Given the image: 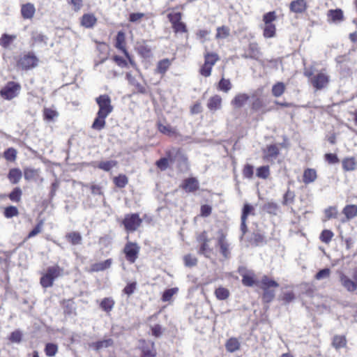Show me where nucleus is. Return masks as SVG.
<instances>
[{
  "label": "nucleus",
  "instance_id": "1a4fd4ad",
  "mask_svg": "<svg viewBox=\"0 0 357 357\" xmlns=\"http://www.w3.org/2000/svg\"><path fill=\"white\" fill-rule=\"evenodd\" d=\"M142 223V219L138 213L126 214L122 220V225L128 233L134 232L138 229Z\"/></svg>",
  "mask_w": 357,
  "mask_h": 357
},
{
  "label": "nucleus",
  "instance_id": "20e7f679",
  "mask_svg": "<svg viewBox=\"0 0 357 357\" xmlns=\"http://www.w3.org/2000/svg\"><path fill=\"white\" fill-rule=\"evenodd\" d=\"M39 59L32 51L26 52L16 59V67L19 70L27 71L38 66Z\"/></svg>",
  "mask_w": 357,
  "mask_h": 357
},
{
  "label": "nucleus",
  "instance_id": "37998d69",
  "mask_svg": "<svg viewBox=\"0 0 357 357\" xmlns=\"http://www.w3.org/2000/svg\"><path fill=\"white\" fill-rule=\"evenodd\" d=\"M225 347L227 351L232 353L240 349V343L236 337H231L226 342Z\"/></svg>",
  "mask_w": 357,
  "mask_h": 357
},
{
  "label": "nucleus",
  "instance_id": "58836bf2",
  "mask_svg": "<svg viewBox=\"0 0 357 357\" xmlns=\"http://www.w3.org/2000/svg\"><path fill=\"white\" fill-rule=\"evenodd\" d=\"M232 88V84L229 79L222 77L218 82L217 89L224 93H228Z\"/></svg>",
  "mask_w": 357,
  "mask_h": 357
},
{
  "label": "nucleus",
  "instance_id": "09e8293b",
  "mask_svg": "<svg viewBox=\"0 0 357 357\" xmlns=\"http://www.w3.org/2000/svg\"><path fill=\"white\" fill-rule=\"evenodd\" d=\"M19 213L18 208L12 205L5 207L3 211V216L6 218L17 217L19 215Z\"/></svg>",
  "mask_w": 357,
  "mask_h": 357
},
{
  "label": "nucleus",
  "instance_id": "f3484780",
  "mask_svg": "<svg viewBox=\"0 0 357 357\" xmlns=\"http://www.w3.org/2000/svg\"><path fill=\"white\" fill-rule=\"evenodd\" d=\"M20 13L24 20H32L36 13L35 6L31 3L22 4Z\"/></svg>",
  "mask_w": 357,
  "mask_h": 357
},
{
  "label": "nucleus",
  "instance_id": "a19ab883",
  "mask_svg": "<svg viewBox=\"0 0 357 357\" xmlns=\"http://www.w3.org/2000/svg\"><path fill=\"white\" fill-rule=\"evenodd\" d=\"M7 196L11 202L19 203L22 200V190L20 187H15Z\"/></svg>",
  "mask_w": 357,
  "mask_h": 357
},
{
  "label": "nucleus",
  "instance_id": "473e14b6",
  "mask_svg": "<svg viewBox=\"0 0 357 357\" xmlns=\"http://www.w3.org/2000/svg\"><path fill=\"white\" fill-rule=\"evenodd\" d=\"M108 116L98 114L91 125V128L95 130H102L106 125V118Z\"/></svg>",
  "mask_w": 357,
  "mask_h": 357
},
{
  "label": "nucleus",
  "instance_id": "0e129e2a",
  "mask_svg": "<svg viewBox=\"0 0 357 357\" xmlns=\"http://www.w3.org/2000/svg\"><path fill=\"white\" fill-rule=\"evenodd\" d=\"M24 176L26 181L33 180L38 176V171L32 168H25L24 169Z\"/></svg>",
  "mask_w": 357,
  "mask_h": 357
},
{
  "label": "nucleus",
  "instance_id": "79ce46f5",
  "mask_svg": "<svg viewBox=\"0 0 357 357\" xmlns=\"http://www.w3.org/2000/svg\"><path fill=\"white\" fill-rule=\"evenodd\" d=\"M214 294L218 300L224 301L230 296L229 290L223 287H219L215 289Z\"/></svg>",
  "mask_w": 357,
  "mask_h": 357
},
{
  "label": "nucleus",
  "instance_id": "393cba45",
  "mask_svg": "<svg viewBox=\"0 0 357 357\" xmlns=\"http://www.w3.org/2000/svg\"><path fill=\"white\" fill-rule=\"evenodd\" d=\"M112 259H107L103 261L92 264L90 266L89 272L94 273L103 271L109 268L112 266Z\"/></svg>",
  "mask_w": 357,
  "mask_h": 357
},
{
  "label": "nucleus",
  "instance_id": "c03bdc74",
  "mask_svg": "<svg viewBox=\"0 0 357 357\" xmlns=\"http://www.w3.org/2000/svg\"><path fill=\"white\" fill-rule=\"evenodd\" d=\"M296 195L294 191L288 188L283 195L282 204L284 206H288L294 203Z\"/></svg>",
  "mask_w": 357,
  "mask_h": 357
},
{
  "label": "nucleus",
  "instance_id": "f257e3e1",
  "mask_svg": "<svg viewBox=\"0 0 357 357\" xmlns=\"http://www.w3.org/2000/svg\"><path fill=\"white\" fill-rule=\"evenodd\" d=\"M242 284L245 287L257 286L262 290L261 301L263 303H271L275 297V289L280 286L279 283L269 276L264 275L260 280H257L253 272L248 271L241 274Z\"/></svg>",
  "mask_w": 357,
  "mask_h": 357
},
{
  "label": "nucleus",
  "instance_id": "412c9836",
  "mask_svg": "<svg viewBox=\"0 0 357 357\" xmlns=\"http://www.w3.org/2000/svg\"><path fill=\"white\" fill-rule=\"evenodd\" d=\"M342 213L344 215V219L342 220V222H346L357 216V205L348 204L346 205L342 209Z\"/></svg>",
  "mask_w": 357,
  "mask_h": 357
},
{
  "label": "nucleus",
  "instance_id": "a878e982",
  "mask_svg": "<svg viewBox=\"0 0 357 357\" xmlns=\"http://www.w3.org/2000/svg\"><path fill=\"white\" fill-rule=\"evenodd\" d=\"M332 347L335 350H340L346 348L347 345V340L344 335H335L332 338Z\"/></svg>",
  "mask_w": 357,
  "mask_h": 357
},
{
  "label": "nucleus",
  "instance_id": "bf43d9fd",
  "mask_svg": "<svg viewBox=\"0 0 357 357\" xmlns=\"http://www.w3.org/2000/svg\"><path fill=\"white\" fill-rule=\"evenodd\" d=\"M250 215H255V208L251 204L246 203L243 205L241 218L248 220V216Z\"/></svg>",
  "mask_w": 357,
  "mask_h": 357
},
{
  "label": "nucleus",
  "instance_id": "72a5a7b5",
  "mask_svg": "<svg viewBox=\"0 0 357 357\" xmlns=\"http://www.w3.org/2000/svg\"><path fill=\"white\" fill-rule=\"evenodd\" d=\"M65 237L67 241L72 245H80L82 241V235L78 231L68 232L66 234Z\"/></svg>",
  "mask_w": 357,
  "mask_h": 357
},
{
  "label": "nucleus",
  "instance_id": "13d9d810",
  "mask_svg": "<svg viewBox=\"0 0 357 357\" xmlns=\"http://www.w3.org/2000/svg\"><path fill=\"white\" fill-rule=\"evenodd\" d=\"M334 236L333 232L330 229H324L319 236L320 241L326 244H328Z\"/></svg>",
  "mask_w": 357,
  "mask_h": 357
},
{
  "label": "nucleus",
  "instance_id": "774afa93",
  "mask_svg": "<svg viewBox=\"0 0 357 357\" xmlns=\"http://www.w3.org/2000/svg\"><path fill=\"white\" fill-rule=\"evenodd\" d=\"M325 217L327 220L337 218L338 215L337 209L335 206H330L324 211Z\"/></svg>",
  "mask_w": 357,
  "mask_h": 357
},
{
  "label": "nucleus",
  "instance_id": "3c124183",
  "mask_svg": "<svg viewBox=\"0 0 357 357\" xmlns=\"http://www.w3.org/2000/svg\"><path fill=\"white\" fill-rule=\"evenodd\" d=\"M63 313L67 315L73 314L74 310V301L73 299L63 300L61 303Z\"/></svg>",
  "mask_w": 357,
  "mask_h": 357
},
{
  "label": "nucleus",
  "instance_id": "9b49d317",
  "mask_svg": "<svg viewBox=\"0 0 357 357\" xmlns=\"http://www.w3.org/2000/svg\"><path fill=\"white\" fill-rule=\"evenodd\" d=\"M138 349L140 351V357L157 356V350L153 341L145 339L139 340Z\"/></svg>",
  "mask_w": 357,
  "mask_h": 357
},
{
  "label": "nucleus",
  "instance_id": "b1692460",
  "mask_svg": "<svg viewBox=\"0 0 357 357\" xmlns=\"http://www.w3.org/2000/svg\"><path fill=\"white\" fill-rule=\"evenodd\" d=\"M158 130L168 137H176L178 136V132L176 128L172 127L170 125L163 124L161 121H158L156 123Z\"/></svg>",
  "mask_w": 357,
  "mask_h": 357
},
{
  "label": "nucleus",
  "instance_id": "a18cd8bd",
  "mask_svg": "<svg viewBox=\"0 0 357 357\" xmlns=\"http://www.w3.org/2000/svg\"><path fill=\"white\" fill-rule=\"evenodd\" d=\"M276 33V26L274 24H264L263 36L266 38H273Z\"/></svg>",
  "mask_w": 357,
  "mask_h": 357
},
{
  "label": "nucleus",
  "instance_id": "f03ea898",
  "mask_svg": "<svg viewBox=\"0 0 357 357\" xmlns=\"http://www.w3.org/2000/svg\"><path fill=\"white\" fill-rule=\"evenodd\" d=\"M303 74L316 91H320L326 88L330 82V76L327 74L325 68L314 73L313 68L310 67L305 68Z\"/></svg>",
  "mask_w": 357,
  "mask_h": 357
},
{
  "label": "nucleus",
  "instance_id": "4d7b16f0",
  "mask_svg": "<svg viewBox=\"0 0 357 357\" xmlns=\"http://www.w3.org/2000/svg\"><path fill=\"white\" fill-rule=\"evenodd\" d=\"M43 119L47 121H52L59 116V113L51 108H44L43 111Z\"/></svg>",
  "mask_w": 357,
  "mask_h": 357
},
{
  "label": "nucleus",
  "instance_id": "ea45409f",
  "mask_svg": "<svg viewBox=\"0 0 357 357\" xmlns=\"http://www.w3.org/2000/svg\"><path fill=\"white\" fill-rule=\"evenodd\" d=\"M266 242L264 236L259 232L252 233L249 239V243L251 245L259 246V245Z\"/></svg>",
  "mask_w": 357,
  "mask_h": 357
},
{
  "label": "nucleus",
  "instance_id": "39448f33",
  "mask_svg": "<svg viewBox=\"0 0 357 357\" xmlns=\"http://www.w3.org/2000/svg\"><path fill=\"white\" fill-rule=\"evenodd\" d=\"M220 59L218 53L206 51L204 54V63L199 68V74L204 77L211 76L213 66Z\"/></svg>",
  "mask_w": 357,
  "mask_h": 357
},
{
  "label": "nucleus",
  "instance_id": "4468645a",
  "mask_svg": "<svg viewBox=\"0 0 357 357\" xmlns=\"http://www.w3.org/2000/svg\"><path fill=\"white\" fill-rule=\"evenodd\" d=\"M179 188L186 193H195L199 189V183L197 178L189 177L183 180Z\"/></svg>",
  "mask_w": 357,
  "mask_h": 357
},
{
  "label": "nucleus",
  "instance_id": "dca6fc26",
  "mask_svg": "<svg viewBox=\"0 0 357 357\" xmlns=\"http://www.w3.org/2000/svg\"><path fill=\"white\" fill-rule=\"evenodd\" d=\"M289 10L296 14H302L307 9V3L305 0H294L289 3Z\"/></svg>",
  "mask_w": 357,
  "mask_h": 357
},
{
  "label": "nucleus",
  "instance_id": "cd10ccee",
  "mask_svg": "<svg viewBox=\"0 0 357 357\" xmlns=\"http://www.w3.org/2000/svg\"><path fill=\"white\" fill-rule=\"evenodd\" d=\"M126 78L130 85L135 86V93L141 94L146 93V87L139 82H138L137 79L130 73H126Z\"/></svg>",
  "mask_w": 357,
  "mask_h": 357
},
{
  "label": "nucleus",
  "instance_id": "69168bd1",
  "mask_svg": "<svg viewBox=\"0 0 357 357\" xmlns=\"http://www.w3.org/2000/svg\"><path fill=\"white\" fill-rule=\"evenodd\" d=\"M183 261L185 266L193 267L197 264V259L191 254L186 255L183 257Z\"/></svg>",
  "mask_w": 357,
  "mask_h": 357
},
{
  "label": "nucleus",
  "instance_id": "bb28decb",
  "mask_svg": "<svg viewBox=\"0 0 357 357\" xmlns=\"http://www.w3.org/2000/svg\"><path fill=\"white\" fill-rule=\"evenodd\" d=\"M114 47L120 50L122 53L128 51L126 49V34L123 31H119L117 33L115 38Z\"/></svg>",
  "mask_w": 357,
  "mask_h": 357
},
{
  "label": "nucleus",
  "instance_id": "a211bd4d",
  "mask_svg": "<svg viewBox=\"0 0 357 357\" xmlns=\"http://www.w3.org/2000/svg\"><path fill=\"white\" fill-rule=\"evenodd\" d=\"M263 159L266 161H269L272 159L276 158L280 154V149L276 144H270L263 151Z\"/></svg>",
  "mask_w": 357,
  "mask_h": 357
},
{
  "label": "nucleus",
  "instance_id": "e2e57ef3",
  "mask_svg": "<svg viewBox=\"0 0 357 357\" xmlns=\"http://www.w3.org/2000/svg\"><path fill=\"white\" fill-rule=\"evenodd\" d=\"M17 150L14 148H8L3 152V158L10 162H14L17 158Z\"/></svg>",
  "mask_w": 357,
  "mask_h": 357
},
{
  "label": "nucleus",
  "instance_id": "4c0bfd02",
  "mask_svg": "<svg viewBox=\"0 0 357 357\" xmlns=\"http://www.w3.org/2000/svg\"><path fill=\"white\" fill-rule=\"evenodd\" d=\"M15 35H9L7 33H3L0 37V46L4 49H8L10 45L16 39Z\"/></svg>",
  "mask_w": 357,
  "mask_h": 357
},
{
  "label": "nucleus",
  "instance_id": "49530a36",
  "mask_svg": "<svg viewBox=\"0 0 357 357\" xmlns=\"http://www.w3.org/2000/svg\"><path fill=\"white\" fill-rule=\"evenodd\" d=\"M285 90V84L282 82H278L272 86L271 92L273 96L280 97L284 93Z\"/></svg>",
  "mask_w": 357,
  "mask_h": 357
},
{
  "label": "nucleus",
  "instance_id": "6e6d98bb",
  "mask_svg": "<svg viewBox=\"0 0 357 357\" xmlns=\"http://www.w3.org/2000/svg\"><path fill=\"white\" fill-rule=\"evenodd\" d=\"M44 351L47 357H53L58 352V345L54 343H47Z\"/></svg>",
  "mask_w": 357,
  "mask_h": 357
},
{
  "label": "nucleus",
  "instance_id": "6ab92c4d",
  "mask_svg": "<svg viewBox=\"0 0 357 357\" xmlns=\"http://www.w3.org/2000/svg\"><path fill=\"white\" fill-rule=\"evenodd\" d=\"M250 96L248 94L245 93H237L231 100V105L234 108H241L248 102Z\"/></svg>",
  "mask_w": 357,
  "mask_h": 357
},
{
  "label": "nucleus",
  "instance_id": "e433bc0d",
  "mask_svg": "<svg viewBox=\"0 0 357 357\" xmlns=\"http://www.w3.org/2000/svg\"><path fill=\"white\" fill-rule=\"evenodd\" d=\"M114 305L115 301L112 298L106 297L102 299L99 306L104 312L109 313L114 308Z\"/></svg>",
  "mask_w": 357,
  "mask_h": 357
},
{
  "label": "nucleus",
  "instance_id": "f8f14e48",
  "mask_svg": "<svg viewBox=\"0 0 357 357\" xmlns=\"http://www.w3.org/2000/svg\"><path fill=\"white\" fill-rule=\"evenodd\" d=\"M96 102L98 106V114L109 116L113 111L111 98L107 94L99 96L96 98Z\"/></svg>",
  "mask_w": 357,
  "mask_h": 357
},
{
  "label": "nucleus",
  "instance_id": "de8ad7c7",
  "mask_svg": "<svg viewBox=\"0 0 357 357\" xmlns=\"http://www.w3.org/2000/svg\"><path fill=\"white\" fill-rule=\"evenodd\" d=\"M271 174L268 165H264L257 168L256 176L259 178L267 179Z\"/></svg>",
  "mask_w": 357,
  "mask_h": 357
},
{
  "label": "nucleus",
  "instance_id": "8fccbe9b",
  "mask_svg": "<svg viewBox=\"0 0 357 357\" xmlns=\"http://www.w3.org/2000/svg\"><path fill=\"white\" fill-rule=\"evenodd\" d=\"M116 165L117 161L116 160L100 161L98 162L97 167L105 172H109Z\"/></svg>",
  "mask_w": 357,
  "mask_h": 357
},
{
  "label": "nucleus",
  "instance_id": "5fc2aeb1",
  "mask_svg": "<svg viewBox=\"0 0 357 357\" xmlns=\"http://www.w3.org/2000/svg\"><path fill=\"white\" fill-rule=\"evenodd\" d=\"M213 252V249L210 247L209 243H202L199 246L198 253L203 255L206 258H210Z\"/></svg>",
  "mask_w": 357,
  "mask_h": 357
},
{
  "label": "nucleus",
  "instance_id": "7c9ffc66",
  "mask_svg": "<svg viewBox=\"0 0 357 357\" xmlns=\"http://www.w3.org/2000/svg\"><path fill=\"white\" fill-rule=\"evenodd\" d=\"M342 169L344 172H352L356 169L357 162L354 157H346L342 160Z\"/></svg>",
  "mask_w": 357,
  "mask_h": 357
},
{
  "label": "nucleus",
  "instance_id": "052dcab7",
  "mask_svg": "<svg viewBox=\"0 0 357 357\" xmlns=\"http://www.w3.org/2000/svg\"><path fill=\"white\" fill-rule=\"evenodd\" d=\"M178 291L177 287H174L171 289H166L161 297V300L163 302L170 301L174 294H176Z\"/></svg>",
  "mask_w": 357,
  "mask_h": 357
},
{
  "label": "nucleus",
  "instance_id": "2f4dec72",
  "mask_svg": "<svg viewBox=\"0 0 357 357\" xmlns=\"http://www.w3.org/2000/svg\"><path fill=\"white\" fill-rule=\"evenodd\" d=\"M139 55L144 59L150 58L152 56V50L145 42L139 43L136 47Z\"/></svg>",
  "mask_w": 357,
  "mask_h": 357
},
{
  "label": "nucleus",
  "instance_id": "864d4df0",
  "mask_svg": "<svg viewBox=\"0 0 357 357\" xmlns=\"http://www.w3.org/2000/svg\"><path fill=\"white\" fill-rule=\"evenodd\" d=\"M230 35V29L227 26H219L216 29L215 38L225 39Z\"/></svg>",
  "mask_w": 357,
  "mask_h": 357
},
{
  "label": "nucleus",
  "instance_id": "9d476101",
  "mask_svg": "<svg viewBox=\"0 0 357 357\" xmlns=\"http://www.w3.org/2000/svg\"><path fill=\"white\" fill-rule=\"evenodd\" d=\"M216 247L225 259H228L231 257V245L227 238V234L222 231L220 232L218 237Z\"/></svg>",
  "mask_w": 357,
  "mask_h": 357
},
{
  "label": "nucleus",
  "instance_id": "2eb2a0df",
  "mask_svg": "<svg viewBox=\"0 0 357 357\" xmlns=\"http://www.w3.org/2000/svg\"><path fill=\"white\" fill-rule=\"evenodd\" d=\"M262 55L261 49L257 42H251L248 44L245 53L242 55L245 59H250L258 61Z\"/></svg>",
  "mask_w": 357,
  "mask_h": 357
},
{
  "label": "nucleus",
  "instance_id": "4be33fe9",
  "mask_svg": "<svg viewBox=\"0 0 357 357\" xmlns=\"http://www.w3.org/2000/svg\"><path fill=\"white\" fill-rule=\"evenodd\" d=\"M172 66V60L169 59H163L160 60L155 68V73L157 74H160L161 77H163L167 73V71Z\"/></svg>",
  "mask_w": 357,
  "mask_h": 357
},
{
  "label": "nucleus",
  "instance_id": "5701e85b",
  "mask_svg": "<svg viewBox=\"0 0 357 357\" xmlns=\"http://www.w3.org/2000/svg\"><path fill=\"white\" fill-rule=\"evenodd\" d=\"M222 99L220 95L215 94L209 98L207 107L211 112H215L222 108Z\"/></svg>",
  "mask_w": 357,
  "mask_h": 357
},
{
  "label": "nucleus",
  "instance_id": "7ed1b4c3",
  "mask_svg": "<svg viewBox=\"0 0 357 357\" xmlns=\"http://www.w3.org/2000/svg\"><path fill=\"white\" fill-rule=\"evenodd\" d=\"M63 268L56 264L49 266L40 278V284L43 288L53 286L56 279L63 275Z\"/></svg>",
  "mask_w": 357,
  "mask_h": 357
},
{
  "label": "nucleus",
  "instance_id": "423d86ee",
  "mask_svg": "<svg viewBox=\"0 0 357 357\" xmlns=\"http://www.w3.org/2000/svg\"><path fill=\"white\" fill-rule=\"evenodd\" d=\"M337 274L342 287L347 292L357 294V268L353 271L352 278H350L343 271H338Z\"/></svg>",
  "mask_w": 357,
  "mask_h": 357
},
{
  "label": "nucleus",
  "instance_id": "6e6552de",
  "mask_svg": "<svg viewBox=\"0 0 357 357\" xmlns=\"http://www.w3.org/2000/svg\"><path fill=\"white\" fill-rule=\"evenodd\" d=\"M20 83L10 81L8 82L0 90V96L6 100H10L18 96L21 91Z\"/></svg>",
  "mask_w": 357,
  "mask_h": 357
},
{
  "label": "nucleus",
  "instance_id": "c9c22d12",
  "mask_svg": "<svg viewBox=\"0 0 357 357\" xmlns=\"http://www.w3.org/2000/svg\"><path fill=\"white\" fill-rule=\"evenodd\" d=\"M328 20L336 22H341L344 19L343 12L341 9L329 10L327 13Z\"/></svg>",
  "mask_w": 357,
  "mask_h": 357
},
{
  "label": "nucleus",
  "instance_id": "603ef678",
  "mask_svg": "<svg viewBox=\"0 0 357 357\" xmlns=\"http://www.w3.org/2000/svg\"><path fill=\"white\" fill-rule=\"evenodd\" d=\"M114 185L119 188H123L128 183V178L125 174H119L113 178Z\"/></svg>",
  "mask_w": 357,
  "mask_h": 357
},
{
  "label": "nucleus",
  "instance_id": "c85d7f7f",
  "mask_svg": "<svg viewBox=\"0 0 357 357\" xmlns=\"http://www.w3.org/2000/svg\"><path fill=\"white\" fill-rule=\"evenodd\" d=\"M317 178V173L315 169L307 168L304 170L303 174V182L305 184H309L314 182Z\"/></svg>",
  "mask_w": 357,
  "mask_h": 357
},
{
  "label": "nucleus",
  "instance_id": "0eeeda50",
  "mask_svg": "<svg viewBox=\"0 0 357 357\" xmlns=\"http://www.w3.org/2000/svg\"><path fill=\"white\" fill-rule=\"evenodd\" d=\"M174 9L171 10H174ZM167 18L175 33H188V30L185 23L182 21V13L181 12H170L167 14Z\"/></svg>",
  "mask_w": 357,
  "mask_h": 357
},
{
  "label": "nucleus",
  "instance_id": "f704fd0d",
  "mask_svg": "<svg viewBox=\"0 0 357 357\" xmlns=\"http://www.w3.org/2000/svg\"><path fill=\"white\" fill-rule=\"evenodd\" d=\"M114 340L112 338H108L93 342L91 344V347L96 351H99L103 348H108L112 347L114 346Z\"/></svg>",
  "mask_w": 357,
  "mask_h": 357
},
{
  "label": "nucleus",
  "instance_id": "338daca9",
  "mask_svg": "<svg viewBox=\"0 0 357 357\" xmlns=\"http://www.w3.org/2000/svg\"><path fill=\"white\" fill-rule=\"evenodd\" d=\"M242 174L244 178L251 179L254 174V167L250 164H246L244 165Z\"/></svg>",
  "mask_w": 357,
  "mask_h": 357
},
{
  "label": "nucleus",
  "instance_id": "aec40b11",
  "mask_svg": "<svg viewBox=\"0 0 357 357\" xmlns=\"http://www.w3.org/2000/svg\"><path fill=\"white\" fill-rule=\"evenodd\" d=\"M97 23V18L93 13H85L80 18V25L86 29L93 28Z\"/></svg>",
  "mask_w": 357,
  "mask_h": 357
},
{
  "label": "nucleus",
  "instance_id": "ddd939ff",
  "mask_svg": "<svg viewBox=\"0 0 357 357\" xmlns=\"http://www.w3.org/2000/svg\"><path fill=\"white\" fill-rule=\"evenodd\" d=\"M139 250L140 247L137 243L128 241L126 243L123 252L126 260L130 264H134L138 258Z\"/></svg>",
  "mask_w": 357,
  "mask_h": 357
},
{
  "label": "nucleus",
  "instance_id": "c756f323",
  "mask_svg": "<svg viewBox=\"0 0 357 357\" xmlns=\"http://www.w3.org/2000/svg\"><path fill=\"white\" fill-rule=\"evenodd\" d=\"M22 177V172L19 168L10 169L7 178L11 184L18 183Z\"/></svg>",
  "mask_w": 357,
  "mask_h": 357
},
{
  "label": "nucleus",
  "instance_id": "680f3d73",
  "mask_svg": "<svg viewBox=\"0 0 357 357\" xmlns=\"http://www.w3.org/2000/svg\"><path fill=\"white\" fill-rule=\"evenodd\" d=\"M43 220H40L36 224V225L34 227V228L28 234L26 239H29L40 234L43 230Z\"/></svg>",
  "mask_w": 357,
  "mask_h": 357
}]
</instances>
